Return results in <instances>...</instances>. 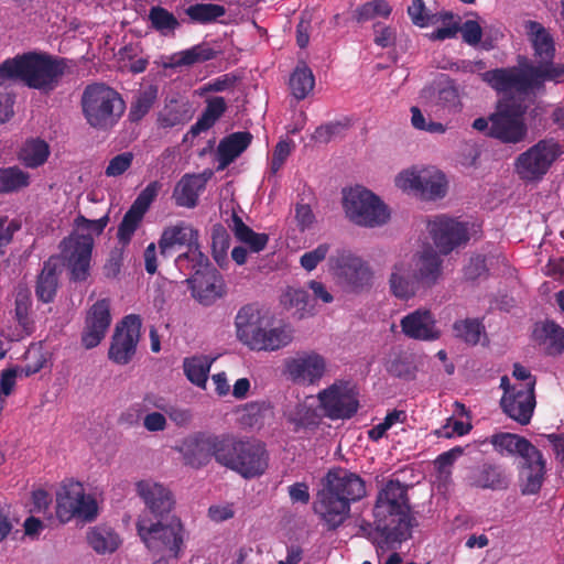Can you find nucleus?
<instances>
[{"instance_id": "c85d7f7f", "label": "nucleus", "mask_w": 564, "mask_h": 564, "mask_svg": "<svg viewBox=\"0 0 564 564\" xmlns=\"http://www.w3.org/2000/svg\"><path fill=\"white\" fill-rule=\"evenodd\" d=\"M198 241V231L191 225L178 221L173 226L165 227L159 239L158 246L162 257L172 256L175 247H191Z\"/></svg>"}, {"instance_id": "de8ad7c7", "label": "nucleus", "mask_w": 564, "mask_h": 564, "mask_svg": "<svg viewBox=\"0 0 564 564\" xmlns=\"http://www.w3.org/2000/svg\"><path fill=\"white\" fill-rule=\"evenodd\" d=\"M212 360L206 356L185 358L183 369L186 378L197 387L204 388L210 370Z\"/></svg>"}, {"instance_id": "7c9ffc66", "label": "nucleus", "mask_w": 564, "mask_h": 564, "mask_svg": "<svg viewBox=\"0 0 564 564\" xmlns=\"http://www.w3.org/2000/svg\"><path fill=\"white\" fill-rule=\"evenodd\" d=\"M206 187V178L200 174H185L173 191V199L180 207L194 208L199 194Z\"/></svg>"}, {"instance_id": "ddd939ff", "label": "nucleus", "mask_w": 564, "mask_h": 564, "mask_svg": "<svg viewBox=\"0 0 564 564\" xmlns=\"http://www.w3.org/2000/svg\"><path fill=\"white\" fill-rule=\"evenodd\" d=\"M562 153L560 143L554 139L540 140L518 156L517 173L524 181L540 180Z\"/></svg>"}, {"instance_id": "7ed1b4c3", "label": "nucleus", "mask_w": 564, "mask_h": 564, "mask_svg": "<svg viewBox=\"0 0 564 564\" xmlns=\"http://www.w3.org/2000/svg\"><path fill=\"white\" fill-rule=\"evenodd\" d=\"M67 69L66 58L42 51H29L0 64V86L19 80L31 89L54 90Z\"/></svg>"}, {"instance_id": "4d7b16f0", "label": "nucleus", "mask_w": 564, "mask_h": 564, "mask_svg": "<svg viewBox=\"0 0 564 564\" xmlns=\"http://www.w3.org/2000/svg\"><path fill=\"white\" fill-rule=\"evenodd\" d=\"M436 105L448 112H457L460 110L459 94L454 84L448 83L438 88Z\"/></svg>"}, {"instance_id": "6e6552de", "label": "nucleus", "mask_w": 564, "mask_h": 564, "mask_svg": "<svg viewBox=\"0 0 564 564\" xmlns=\"http://www.w3.org/2000/svg\"><path fill=\"white\" fill-rule=\"evenodd\" d=\"M343 206L346 216L358 226L373 228L386 224L390 217L386 204L362 186L344 192Z\"/></svg>"}, {"instance_id": "aec40b11", "label": "nucleus", "mask_w": 564, "mask_h": 564, "mask_svg": "<svg viewBox=\"0 0 564 564\" xmlns=\"http://www.w3.org/2000/svg\"><path fill=\"white\" fill-rule=\"evenodd\" d=\"M326 370V361L315 351L300 352L285 360V373L297 384H314L318 382Z\"/></svg>"}, {"instance_id": "13d9d810", "label": "nucleus", "mask_w": 564, "mask_h": 564, "mask_svg": "<svg viewBox=\"0 0 564 564\" xmlns=\"http://www.w3.org/2000/svg\"><path fill=\"white\" fill-rule=\"evenodd\" d=\"M408 14L412 23L420 28L435 24L440 20L436 14L429 13L424 0H412L411 4L408 7Z\"/></svg>"}, {"instance_id": "412c9836", "label": "nucleus", "mask_w": 564, "mask_h": 564, "mask_svg": "<svg viewBox=\"0 0 564 564\" xmlns=\"http://www.w3.org/2000/svg\"><path fill=\"white\" fill-rule=\"evenodd\" d=\"M111 321L110 301L101 299L95 302L87 311L85 317V325L80 337L82 345L86 349L97 347L105 338Z\"/></svg>"}, {"instance_id": "4be33fe9", "label": "nucleus", "mask_w": 564, "mask_h": 564, "mask_svg": "<svg viewBox=\"0 0 564 564\" xmlns=\"http://www.w3.org/2000/svg\"><path fill=\"white\" fill-rule=\"evenodd\" d=\"M293 339V329L289 324L273 325L270 318L256 327L253 335L245 344L252 350L274 351L288 346Z\"/></svg>"}, {"instance_id": "72a5a7b5", "label": "nucleus", "mask_w": 564, "mask_h": 564, "mask_svg": "<svg viewBox=\"0 0 564 564\" xmlns=\"http://www.w3.org/2000/svg\"><path fill=\"white\" fill-rule=\"evenodd\" d=\"M252 134L248 131L234 132L225 137L218 144L217 153L220 167L234 162L251 143Z\"/></svg>"}, {"instance_id": "e433bc0d", "label": "nucleus", "mask_w": 564, "mask_h": 564, "mask_svg": "<svg viewBox=\"0 0 564 564\" xmlns=\"http://www.w3.org/2000/svg\"><path fill=\"white\" fill-rule=\"evenodd\" d=\"M227 104L224 97H213L206 100V107L197 119V121L191 127L187 134L195 138L202 132L209 130L216 121L226 112Z\"/></svg>"}, {"instance_id": "bf43d9fd", "label": "nucleus", "mask_w": 564, "mask_h": 564, "mask_svg": "<svg viewBox=\"0 0 564 564\" xmlns=\"http://www.w3.org/2000/svg\"><path fill=\"white\" fill-rule=\"evenodd\" d=\"M522 458L520 468L546 467L543 454L529 440L519 454Z\"/></svg>"}, {"instance_id": "6ab92c4d", "label": "nucleus", "mask_w": 564, "mask_h": 564, "mask_svg": "<svg viewBox=\"0 0 564 564\" xmlns=\"http://www.w3.org/2000/svg\"><path fill=\"white\" fill-rule=\"evenodd\" d=\"M161 185L154 181L143 188L131 204L130 208L123 215L118 226L117 238L123 247L128 246L141 225L144 215L149 210L151 204L156 198Z\"/></svg>"}, {"instance_id": "0eeeda50", "label": "nucleus", "mask_w": 564, "mask_h": 564, "mask_svg": "<svg viewBox=\"0 0 564 564\" xmlns=\"http://www.w3.org/2000/svg\"><path fill=\"white\" fill-rule=\"evenodd\" d=\"M380 524L387 521L405 540L411 538L412 522L408 486L391 479L379 490L372 510Z\"/></svg>"}, {"instance_id": "c756f323", "label": "nucleus", "mask_w": 564, "mask_h": 564, "mask_svg": "<svg viewBox=\"0 0 564 564\" xmlns=\"http://www.w3.org/2000/svg\"><path fill=\"white\" fill-rule=\"evenodd\" d=\"M391 293L400 300H409L422 291L413 275L412 265L405 261H399L392 267L389 278Z\"/></svg>"}, {"instance_id": "774afa93", "label": "nucleus", "mask_w": 564, "mask_h": 564, "mask_svg": "<svg viewBox=\"0 0 564 564\" xmlns=\"http://www.w3.org/2000/svg\"><path fill=\"white\" fill-rule=\"evenodd\" d=\"M345 128L346 124L339 121L322 124L315 129L313 139L316 142L328 143L334 137L340 134Z\"/></svg>"}, {"instance_id": "39448f33", "label": "nucleus", "mask_w": 564, "mask_h": 564, "mask_svg": "<svg viewBox=\"0 0 564 564\" xmlns=\"http://www.w3.org/2000/svg\"><path fill=\"white\" fill-rule=\"evenodd\" d=\"M220 466L245 479L262 476L269 467V452L257 438L225 434Z\"/></svg>"}, {"instance_id": "20e7f679", "label": "nucleus", "mask_w": 564, "mask_h": 564, "mask_svg": "<svg viewBox=\"0 0 564 564\" xmlns=\"http://www.w3.org/2000/svg\"><path fill=\"white\" fill-rule=\"evenodd\" d=\"M80 107L87 124L99 131L112 129L127 108L121 94L105 83L87 85L82 94Z\"/></svg>"}, {"instance_id": "0e129e2a", "label": "nucleus", "mask_w": 564, "mask_h": 564, "mask_svg": "<svg viewBox=\"0 0 564 564\" xmlns=\"http://www.w3.org/2000/svg\"><path fill=\"white\" fill-rule=\"evenodd\" d=\"M328 251L329 245L321 243L314 250L302 254L300 263L306 271H313L326 258Z\"/></svg>"}, {"instance_id": "f704fd0d", "label": "nucleus", "mask_w": 564, "mask_h": 564, "mask_svg": "<svg viewBox=\"0 0 564 564\" xmlns=\"http://www.w3.org/2000/svg\"><path fill=\"white\" fill-rule=\"evenodd\" d=\"M187 250L175 258V265L184 274L191 276L202 275L210 268L208 257L202 252L198 241L186 248Z\"/></svg>"}, {"instance_id": "a211bd4d", "label": "nucleus", "mask_w": 564, "mask_h": 564, "mask_svg": "<svg viewBox=\"0 0 564 564\" xmlns=\"http://www.w3.org/2000/svg\"><path fill=\"white\" fill-rule=\"evenodd\" d=\"M395 182L400 188L416 191L430 199L444 197L447 189L445 175L435 169L408 170Z\"/></svg>"}, {"instance_id": "f257e3e1", "label": "nucleus", "mask_w": 564, "mask_h": 564, "mask_svg": "<svg viewBox=\"0 0 564 564\" xmlns=\"http://www.w3.org/2000/svg\"><path fill=\"white\" fill-rule=\"evenodd\" d=\"M137 491L150 513L137 521V531L147 549L162 557L178 558L185 541V529L175 516H169L173 507L172 496L164 486L149 480L137 484Z\"/></svg>"}, {"instance_id": "338daca9", "label": "nucleus", "mask_w": 564, "mask_h": 564, "mask_svg": "<svg viewBox=\"0 0 564 564\" xmlns=\"http://www.w3.org/2000/svg\"><path fill=\"white\" fill-rule=\"evenodd\" d=\"M375 39L373 42L376 45L386 48L394 45L397 34L394 29L389 25H386L381 22H377L373 24Z\"/></svg>"}, {"instance_id": "bb28decb", "label": "nucleus", "mask_w": 564, "mask_h": 564, "mask_svg": "<svg viewBox=\"0 0 564 564\" xmlns=\"http://www.w3.org/2000/svg\"><path fill=\"white\" fill-rule=\"evenodd\" d=\"M359 534L376 546L378 555L387 551H395L406 541L387 521L380 524L378 518H373V523L362 521L359 524Z\"/></svg>"}, {"instance_id": "680f3d73", "label": "nucleus", "mask_w": 564, "mask_h": 564, "mask_svg": "<svg viewBox=\"0 0 564 564\" xmlns=\"http://www.w3.org/2000/svg\"><path fill=\"white\" fill-rule=\"evenodd\" d=\"M132 152H123L113 156L106 167L105 174L109 177H117L128 171L133 162Z\"/></svg>"}, {"instance_id": "ea45409f", "label": "nucleus", "mask_w": 564, "mask_h": 564, "mask_svg": "<svg viewBox=\"0 0 564 564\" xmlns=\"http://www.w3.org/2000/svg\"><path fill=\"white\" fill-rule=\"evenodd\" d=\"M159 97V88L149 85L140 89L130 104L128 119L130 122H140L153 108Z\"/></svg>"}, {"instance_id": "cd10ccee", "label": "nucleus", "mask_w": 564, "mask_h": 564, "mask_svg": "<svg viewBox=\"0 0 564 564\" xmlns=\"http://www.w3.org/2000/svg\"><path fill=\"white\" fill-rule=\"evenodd\" d=\"M442 263V259L432 248L423 250L415 258L412 272L422 293H425L437 284L443 272Z\"/></svg>"}, {"instance_id": "09e8293b", "label": "nucleus", "mask_w": 564, "mask_h": 564, "mask_svg": "<svg viewBox=\"0 0 564 564\" xmlns=\"http://www.w3.org/2000/svg\"><path fill=\"white\" fill-rule=\"evenodd\" d=\"M489 442L495 451L502 456H519L528 440L518 434L499 432L491 435Z\"/></svg>"}, {"instance_id": "f8f14e48", "label": "nucleus", "mask_w": 564, "mask_h": 564, "mask_svg": "<svg viewBox=\"0 0 564 564\" xmlns=\"http://www.w3.org/2000/svg\"><path fill=\"white\" fill-rule=\"evenodd\" d=\"M519 67H501L487 70L482 74L484 80L497 93L514 90L519 94L542 93L545 87L535 78L523 62Z\"/></svg>"}, {"instance_id": "a19ab883", "label": "nucleus", "mask_w": 564, "mask_h": 564, "mask_svg": "<svg viewBox=\"0 0 564 564\" xmlns=\"http://www.w3.org/2000/svg\"><path fill=\"white\" fill-rule=\"evenodd\" d=\"M215 51L208 43L203 42L187 50L177 52L171 56L170 65L172 67L192 66L197 63H204L216 58Z\"/></svg>"}, {"instance_id": "052dcab7", "label": "nucleus", "mask_w": 564, "mask_h": 564, "mask_svg": "<svg viewBox=\"0 0 564 564\" xmlns=\"http://www.w3.org/2000/svg\"><path fill=\"white\" fill-rule=\"evenodd\" d=\"M387 371L397 378L410 381L415 378V367L404 358H394L387 366Z\"/></svg>"}, {"instance_id": "9b49d317", "label": "nucleus", "mask_w": 564, "mask_h": 564, "mask_svg": "<svg viewBox=\"0 0 564 564\" xmlns=\"http://www.w3.org/2000/svg\"><path fill=\"white\" fill-rule=\"evenodd\" d=\"M489 137L506 144H517L527 138L528 126L524 109L517 102H499L496 111L489 116Z\"/></svg>"}, {"instance_id": "1a4fd4ad", "label": "nucleus", "mask_w": 564, "mask_h": 564, "mask_svg": "<svg viewBox=\"0 0 564 564\" xmlns=\"http://www.w3.org/2000/svg\"><path fill=\"white\" fill-rule=\"evenodd\" d=\"M98 506L91 495L85 492L82 482L68 479L62 482L56 492V517L62 523L74 518L93 521L97 517Z\"/></svg>"}, {"instance_id": "c9c22d12", "label": "nucleus", "mask_w": 564, "mask_h": 564, "mask_svg": "<svg viewBox=\"0 0 564 564\" xmlns=\"http://www.w3.org/2000/svg\"><path fill=\"white\" fill-rule=\"evenodd\" d=\"M533 336L540 344L546 345L549 355H561L564 352V328L554 321H546L538 325Z\"/></svg>"}, {"instance_id": "603ef678", "label": "nucleus", "mask_w": 564, "mask_h": 564, "mask_svg": "<svg viewBox=\"0 0 564 564\" xmlns=\"http://www.w3.org/2000/svg\"><path fill=\"white\" fill-rule=\"evenodd\" d=\"M546 467L520 468L519 486L523 496L536 495L544 482Z\"/></svg>"}, {"instance_id": "473e14b6", "label": "nucleus", "mask_w": 564, "mask_h": 564, "mask_svg": "<svg viewBox=\"0 0 564 564\" xmlns=\"http://www.w3.org/2000/svg\"><path fill=\"white\" fill-rule=\"evenodd\" d=\"M50 155V144L39 137L26 139L17 153L18 160L26 169H37L43 166L47 162Z\"/></svg>"}, {"instance_id": "5fc2aeb1", "label": "nucleus", "mask_w": 564, "mask_h": 564, "mask_svg": "<svg viewBox=\"0 0 564 564\" xmlns=\"http://www.w3.org/2000/svg\"><path fill=\"white\" fill-rule=\"evenodd\" d=\"M87 539L89 545L101 554L116 551L120 544L119 536L113 531L102 528L91 530Z\"/></svg>"}, {"instance_id": "49530a36", "label": "nucleus", "mask_w": 564, "mask_h": 564, "mask_svg": "<svg viewBox=\"0 0 564 564\" xmlns=\"http://www.w3.org/2000/svg\"><path fill=\"white\" fill-rule=\"evenodd\" d=\"M226 8L215 3H195L185 9L191 22L209 24L219 21L226 14Z\"/></svg>"}, {"instance_id": "8fccbe9b", "label": "nucleus", "mask_w": 564, "mask_h": 564, "mask_svg": "<svg viewBox=\"0 0 564 564\" xmlns=\"http://www.w3.org/2000/svg\"><path fill=\"white\" fill-rule=\"evenodd\" d=\"M30 185V174L19 166L0 169V193H13Z\"/></svg>"}, {"instance_id": "864d4df0", "label": "nucleus", "mask_w": 564, "mask_h": 564, "mask_svg": "<svg viewBox=\"0 0 564 564\" xmlns=\"http://www.w3.org/2000/svg\"><path fill=\"white\" fill-rule=\"evenodd\" d=\"M482 332L484 325L476 318L458 319L453 324L454 336L468 345H477Z\"/></svg>"}, {"instance_id": "69168bd1", "label": "nucleus", "mask_w": 564, "mask_h": 564, "mask_svg": "<svg viewBox=\"0 0 564 564\" xmlns=\"http://www.w3.org/2000/svg\"><path fill=\"white\" fill-rule=\"evenodd\" d=\"M293 142L291 140H281L275 145L271 158V172L276 173L282 169L286 159L291 154Z\"/></svg>"}, {"instance_id": "37998d69", "label": "nucleus", "mask_w": 564, "mask_h": 564, "mask_svg": "<svg viewBox=\"0 0 564 564\" xmlns=\"http://www.w3.org/2000/svg\"><path fill=\"white\" fill-rule=\"evenodd\" d=\"M58 286V278L56 265L51 261L43 264V269L37 276L35 285V295L39 301L43 303H51L54 301Z\"/></svg>"}, {"instance_id": "2f4dec72", "label": "nucleus", "mask_w": 564, "mask_h": 564, "mask_svg": "<svg viewBox=\"0 0 564 564\" xmlns=\"http://www.w3.org/2000/svg\"><path fill=\"white\" fill-rule=\"evenodd\" d=\"M510 479L505 468L497 464L481 465L471 477V485L481 489L506 490Z\"/></svg>"}, {"instance_id": "2eb2a0df", "label": "nucleus", "mask_w": 564, "mask_h": 564, "mask_svg": "<svg viewBox=\"0 0 564 564\" xmlns=\"http://www.w3.org/2000/svg\"><path fill=\"white\" fill-rule=\"evenodd\" d=\"M142 322L139 315L130 314L116 326L108 349V358L120 366L128 365L137 352Z\"/></svg>"}, {"instance_id": "c03bdc74", "label": "nucleus", "mask_w": 564, "mask_h": 564, "mask_svg": "<svg viewBox=\"0 0 564 564\" xmlns=\"http://www.w3.org/2000/svg\"><path fill=\"white\" fill-rule=\"evenodd\" d=\"M148 20L151 28L163 36H174L176 30L181 28V22L174 13L162 6H152Z\"/></svg>"}, {"instance_id": "58836bf2", "label": "nucleus", "mask_w": 564, "mask_h": 564, "mask_svg": "<svg viewBox=\"0 0 564 564\" xmlns=\"http://www.w3.org/2000/svg\"><path fill=\"white\" fill-rule=\"evenodd\" d=\"M231 231L234 232L236 239L241 243L248 246L251 252H260L262 251L268 242L269 236L267 234H258L253 231L249 226H247L243 220L237 215L232 214L231 225H229Z\"/></svg>"}, {"instance_id": "a878e982", "label": "nucleus", "mask_w": 564, "mask_h": 564, "mask_svg": "<svg viewBox=\"0 0 564 564\" xmlns=\"http://www.w3.org/2000/svg\"><path fill=\"white\" fill-rule=\"evenodd\" d=\"M402 333L415 340L433 341L441 337V330L436 326V319L426 308H417L400 321Z\"/></svg>"}, {"instance_id": "9d476101", "label": "nucleus", "mask_w": 564, "mask_h": 564, "mask_svg": "<svg viewBox=\"0 0 564 564\" xmlns=\"http://www.w3.org/2000/svg\"><path fill=\"white\" fill-rule=\"evenodd\" d=\"M358 397L356 387L345 380H336L317 394L323 416L333 421L351 419L359 410Z\"/></svg>"}, {"instance_id": "3c124183", "label": "nucleus", "mask_w": 564, "mask_h": 564, "mask_svg": "<svg viewBox=\"0 0 564 564\" xmlns=\"http://www.w3.org/2000/svg\"><path fill=\"white\" fill-rule=\"evenodd\" d=\"M31 306L32 299L30 290L24 286L18 288L14 300V318L28 333H31L33 329V321L30 316Z\"/></svg>"}, {"instance_id": "dca6fc26", "label": "nucleus", "mask_w": 564, "mask_h": 564, "mask_svg": "<svg viewBox=\"0 0 564 564\" xmlns=\"http://www.w3.org/2000/svg\"><path fill=\"white\" fill-rule=\"evenodd\" d=\"M64 264L70 270L74 281H84L89 273L94 238L90 234H73L59 245Z\"/></svg>"}, {"instance_id": "6e6d98bb", "label": "nucleus", "mask_w": 564, "mask_h": 564, "mask_svg": "<svg viewBox=\"0 0 564 564\" xmlns=\"http://www.w3.org/2000/svg\"><path fill=\"white\" fill-rule=\"evenodd\" d=\"M392 11L387 0H372L358 7L354 12V19L358 23H365L376 17L388 18Z\"/></svg>"}, {"instance_id": "5701e85b", "label": "nucleus", "mask_w": 564, "mask_h": 564, "mask_svg": "<svg viewBox=\"0 0 564 564\" xmlns=\"http://www.w3.org/2000/svg\"><path fill=\"white\" fill-rule=\"evenodd\" d=\"M430 234L435 246L443 254L468 241V228L455 219L438 216L430 223Z\"/></svg>"}, {"instance_id": "f3484780", "label": "nucleus", "mask_w": 564, "mask_h": 564, "mask_svg": "<svg viewBox=\"0 0 564 564\" xmlns=\"http://www.w3.org/2000/svg\"><path fill=\"white\" fill-rule=\"evenodd\" d=\"M225 434L197 433L185 438L180 447L185 465L193 468L206 466L212 458L220 465Z\"/></svg>"}, {"instance_id": "f03ea898", "label": "nucleus", "mask_w": 564, "mask_h": 564, "mask_svg": "<svg viewBox=\"0 0 564 564\" xmlns=\"http://www.w3.org/2000/svg\"><path fill=\"white\" fill-rule=\"evenodd\" d=\"M366 482L356 473L338 467L321 479L312 509L327 531L340 528L350 517L351 505L366 496Z\"/></svg>"}, {"instance_id": "b1692460", "label": "nucleus", "mask_w": 564, "mask_h": 564, "mask_svg": "<svg viewBox=\"0 0 564 564\" xmlns=\"http://www.w3.org/2000/svg\"><path fill=\"white\" fill-rule=\"evenodd\" d=\"M192 296L202 305L210 306L227 294V286L223 275L209 268L202 275L186 279Z\"/></svg>"}, {"instance_id": "4468645a", "label": "nucleus", "mask_w": 564, "mask_h": 564, "mask_svg": "<svg viewBox=\"0 0 564 564\" xmlns=\"http://www.w3.org/2000/svg\"><path fill=\"white\" fill-rule=\"evenodd\" d=\"M332 261L335 275L347 292L359 294L371 289L373 272L360 257L343 251Z\"/></svg>"}, {"instance_id": "393cba45", "label": "nucleus", "mask_w": 564, "mask_h": 564, "mask_svg": "<svg viewBox=\"0 0 564 564\" xmlns=\"http://www.w3.org/2000/svg\"><path fill=\"white\" fill-rule=\"evenodd\" d=\"M535 405V391H532V386H512L511 391L500 400L502 412L520 425H528L531 422Z\"/></svg>"}, {"instance_id": "a18cd8bd", "label": "nucleus", "mask_w": 564, "mask_h": 564, "mask_svg": "<svg viewBox=\"0 0 564 564\" xmlns=\"http://www.w3.org/2000/svg\"><path fill=\"white\" fill-rule=\"evenodd\" d=\"M191 118L192 116L187 105L172 99L170 102L165 104L163 109L159 112L158 124L164 129L174 128L185 124Z\"/></svg>"}, {"instance_id": "79ce46f5", "label": "nucleus", "mask_w": 564, "mask_h": 564, "mask_svg": "<svg viewBox=\"0 0 564 564\" xmlns=\"http://www.w3.org/2000/svg\"><path fill=\"white\" fill-rule=\"evenodd\" d=\"M289 85L292 95L297 100L305 99L314 89L315 77L312 69L306 65L305 62L301 61L297 63L296 67L290 76Z\"/></svg>"}, {"instance_id": "423d86ee", "label": "nucleus", "mask_w": 564, "mask_h": 564, "mask_svg": "<svg viewBox=\"0 0 564 564\" xmlns=\"http://www.w3.org/2000/svg\"><path fill=\"white\" fill-rule=\"evenodd\" d=\"M525 28L534 62L522 55L518 56V62L525 63L532 75L541 80L544 87L546 83L564 84V63L554 62L556 46L553 35L536 21H528Z\"/></svg>"}, {"instance_id": "4c0bfd02", "label": "nucleus", "mask_w": 564, "mask_h": 564, "mask_svg": "<svg viewBox=\"0 0 564 564\" xmlns=\"http://www.w3.org/2000/svg\"><path fill=\"white\" fill-rule=\"evenodd\" d=\"M267 318L261 316L259 308L254 304H247L242 306L236 317L235 326L238 339L246 344L250 335H253L256 327L263 323Z\"/></svg>"}, {"instance_id": "e2e57ef3", "label": "nucleus", "mask_w": 564, "mask_h": 564, "mask_svg": "<svg viewBox=\"0 0 564 564\" xmlns=\"http://www.w3.org/2000/svg\"><path fill=\"white\" fill-rule=\"evenodd\" d=\"M292 421L297 429L310 427L318 425L321 421V415L317 414L315 409L302 404L296 408Z\"/></svg>"}]
</instances>
